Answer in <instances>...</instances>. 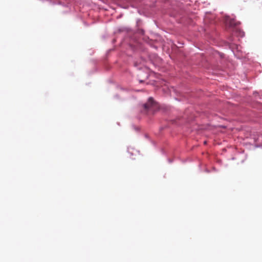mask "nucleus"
<instances>
[{"instance_id":"1","label":"nucleus","mask_w":262,"mask_h":262,"mask_svg":"<svg viewBox=\"0 0 262 262\" xmlns=\"http://www.w3.org/2000/svg\"><path fill=\"white\" fill-rule=\"evenodd\" d=\"M143 107L145 113L151 114L157 110L158 106L152 98H149L147 102L144 104Z\"/></svg>"},{"instance_id":"2","label":"nucleus","mask_w":262,"mask_h":262,"mask_svg":"<svg viewBox=\"0 0 262 262\" xmlns=\"http://www.w3.org/2000/svg\"><path fill=\"white\" fill-rule=\"evenodd\" d=\"M226 23L229 24L230 26H236L239 24V23L236 21L234 19H232L229 17H227L225 19Z\"/></svg>"},{"instance_id":"3","label":"nucleus","mask_w":262,"mask_h":262,"mask_svg":"<svg viewBox=\"0 0 262 262\" xmlns=\"http://www.w3.org/2000/svg\"><path fill=\"white\" fill-rule=\"evenodd\" d=\"M143 81L142 80H140V82H142Z\"/></svg>"}]
</instances>
